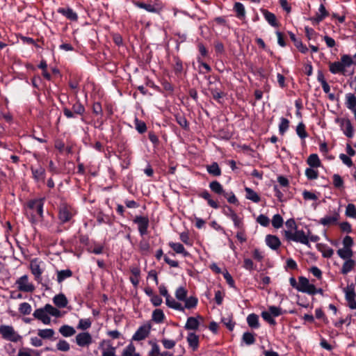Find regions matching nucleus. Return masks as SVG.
Wrapping results in <instances>:
<instances>
[{
	"instance_id": "nucleus-19",
	"label": "nucleus",
	"mask_w": 356,
	"mask_h": 356,
	"mask_svg": "<svg viewBox=\"0 0 356 356\" xmlns=\"http://www.w3.org/2000/svg\"><path fill=\"white\" fill-rule=\"evenodd\" d=\"M197 196L199 197H201V198L207 200V204L211 207H212V208H213L215 209H218L220 207L219 204L217 202H216V201H214L213 200L211 199V194L206 189H203L202 191L199 192L197 193Z\"/></svg>"
},
{
	"instance_id": "nucleus-53",
	"label": "nucleus",
	"mask_w": 356,
	"mask_h": 356,
	"mask_svg": "<svg viewBox=\"0 0 356 356\" xmlns=\"http://www.w3.org/2000/svg\"><path fill=\"white\" fill-rule=\"evenodd\" d=\"M269 313L274 317H278L285 313V311H283L282 309L280 307H276L274 305L269 306L268 309Z\"/></svg>"
},
{
	"instance_id": "nucleus-43",
	"label": "nucleus",
	"mask_w": 356,
	"mask_h": 356,
	"mask_svg": "<svg viewBox=\"0 0 356 356\" xmlns=\"http://www.w3.org/2000/svg\"><path fill=\"white\" fill-rule=\"evenodd\" d=\"M185 302L184 306H183L185 309H194L197 307L198 303L197 298L195 296H191L189 298H186V300H184Z\"/></svg>"
},
{
	"instance_id": "nucleus-50",
	"label": "nucleus",
	"mask_w": 356,
	"mask_h": 356,
	"mask_svg": "<svg viewBox=\"0 0 356 356\" xmlns=\"http://www.w3.org/2000/svg\"><path fill=\"white\" fill-rule=\"evenodd\" d=\"M305 129V124L302 122H300L296 127V134L301 139H305L308 136Z\"/></svg>"
},
{
	"instance_id": "nucleus-8",
	"label": "nucleus",
	"mask_w": 356,
	"mask_h": 356,
	"mask_svg": "<svg viewBox=\"0 0 356 356\" xmlns=\"http://www.w3.org/2000/svg\"><path fill=\"white\" fill-rule=\"evenodd\" d=\"M31 171L32 174L31 177L33 179L35 183L44 184L46 177V171L44 168L41 165H38L37 167L31 165Z\"/></svg>"
},
{
	"instance_id": "nucleus-4",
	"label": "nucleus",
	"mask_w": 356,
	"mask_h": 356,
	"mask_svg": "<svg viewBox=\"0 0 356 356\" xmlns=\"http://www.w3.org/2000/svg\"><path fill=\"white\" fill-rule=\"evenodd\" d=\"M284 236L288 241H293L294 242H299L307 246H310L308 236L305 234L303 230L296 229V232L293 233L290 230L284 231Z\"/></svg>"
},
{
	"instance_id": "nucleus-15",
	"label": "nucleus",
	"mask_w": 356,
	"mask_h": 356,
	"mask_svg": "<svg viewBox=\"0 0 356 356\" xmlns=\"http://www.w3.org/2000/svg\"><path fill=\"white\" fill-rule=\"evenodd\" d=\"M318 12L316 14L315 17H311L309 19L314 25L319 24L325 17L329 15L328 11L326 10L323 4H321L318 8Z\"/></svg>"
},
{
	"instance_id": "nucleus-37",
	"label": "nucleus",
	"mask_w": 356,
	"mask_h": 356,
	"mask_svg": "<svg viewBox=\"0 0 356 356\" xmlns=\"http://www.w3.org/2000/svg\"><path fill=\"white\" fill-rule=\"evenodd\" d=\"M31 270L32 274L35 276V280L36 281H39V280H42L41 275L42 273V270H41L38 264L32 261L31 263Z\"/></svg>"
},
{
	"instance_id": "nucleus-47",
	"label": "nucleus",
	"mask_w": 356,
	"mask_h": 356,
	"mask_svg": "<svg viewBox=\"0 0 356 356\" xmlns=\"http://www.w3.org/2000/svg\"><path fill=\"white\" fill-rule=\"evenodd\" d=\"M55 332L53 329L38 330V335L44 339H49L54 337Z\"/></svg>"
},
{
	"instance_id": "nucleus-29",
	"label": "nucleus",
	"mask_w": 356,
	"mask_h": 356,
	"mask_svg": "<svg viewBox=\"0 0 356 356\" xmlns=\"http://www.w3.org/2000/svg\"><path fill=\"white\" fill-rule=\"evenodd\" d=\"M165 304L170 308L174 309L175 310H177V311L181 312H184V307L182 306V305L178 302H177L170 296V298H168L167 299H165Z\"/></svg>"
},
{
	"instance_id": "nucleus-59",
	"label": "nucleus",
	"mask_w": 356,
	"mask_h": 356,
	"mask_svg": "<svg viewBox=\"0 0 356 356\" xmlns=\"http://www.w3.org/2000/svg\"><path fill=\"white\" fill-rule=\"evenodd\" d=\"M283 218L280 214H275L273 216L272 219V225L276 228H280L283 225Z\"/></svg>"
},
{
	"instance_id": "nucleus-1",
	"label": "nucleus",
	"mask_w": 356,
	"mask_h": 356,
	"mask_svg": "<svg viewBox=\"0 0 356 356\" xmlns=\"http://www.w3.org/2000/svg\"><path fill=\"white\" fill-rule=\"evenodd\" d=\"M45 198L29 200L26 204V216L32 225H35L44 220V204Z\"/></svg>"
},
{
	"instance_id": "nucleus-34",
	"label": "nucleus",
	"mask_w": 356,
	"mask_h": 356,
	"mask_svg": "<svg viewBox=\"0 0 356 356\" xmlns=\"http://www.w3.org/2000/svg\"><path fill=\"white\" fill-rule=\"evenodd\" d=\"M245 191L246 193L245 197L247 199L252 200L254 203H258L260 202V196L253 189L249 187H245Z\"/></svg>"
},
{
	"instance_id": "nucleus-7",
	"label": "nucleus",
	"mask_w": 356,
	"mask_h": 356,
	"mask_svg": "<svg viewBox=\"0 0 356 356\" xmlns=\"http://www.w3.org/2000/svg\"><path fill=\"white\" fill-rule=\"evenodd\" d=\"M133 222L138 225V232L142 237L148 234L149 220L147 216H136Z\"/></svg>"
},
{
	"instance_id": "nucleus-38",
	"label": "nucleus",
	"mask_w": 356,
	"mask_h": 356,
	"mask_svg": "<svg viewBox=\"0 0 356 356\" xmlns=\"http://www.w3.org/2000/svg\"><path fill=\"white\" fill-rule=\"evenodd\" d=\"M73 275L70 269L57 270V281L58 283L63 282L65 279L71 277Z\"/></svg>"
},
{
	"instance_id": "nucleus-17",
	"label": "nucleus",
	"mask_w": 356,
	"mask_h": 356,
	"mask_svg": "<svg viewBox=\"0 0 356 356\" xmlns=\"http://www.w3.org/2000/svg\"><path fill=\"white\" fill-rule=\"evenodd\" d=\"M76 342L78 346L84 347L92 343V337L88 332H81L76 336Z\"/></svg>"
},
{
	"instance_id": "nucleus-20",
	"label": "nucleus",
	"mask_w": 356,
	"mask_h": 356,
	"mask_svg": "<svg viewBox=\"0 0 356 356\" xmlns=\"http://www.w3.org/2000/svg\"><path fill=\"white\" fill-rule=\"evenodd\" d=\"M261 13L270 26L273 27H277L279 26V22H277L276 16L274 13L264 8L261 9Z\"/></svg>"
},
{
	"instance_id": "nucleus-27",
	"label": "nucleus",
	"mask_w": 356,
	"mask_h": 356,
	"mask_svg": "<svg viewBox=\"0 0 356 356\" xmlns=\"http://www.w3.org/2000/svg\"><path fill=\"white\" fill-rule=\"evenodd\" d=\"M345 105L349 110L356 108V96L355 94L348 92L345 95Z\"/></svg>"
},
{
	"instance_id": "nucleus-44",
	"label": "nucleus",
	"mask_w": 356,
	"mask_h": 356,
	"mask_svg": "<svg viewBox=\"0 0 356 356\" xmlns=\"http://www.w3.org/2000/svg\"><path fill=\"white\" fill-rule=\"evenodd\" d=\"M221 195L226 198L229 204H232L234 205H238L239 204L237 197L232 191H225L224 190V193H222Z\"/></svg>"
},
{
	"instance_id": "nucleus-31",
	"label": "nucleus",
	"mask_w": 356,
	"mask_h": 356,
	"mask_svg": "<svg viewBox=\"0 0 356 356\" xmlns=\"http://www.w3.org/2000/svg\"><path fill=\"white\" fill-rule=\"evenodd\" d=\"M329 70L332 74H344V69L343 68V65L341 63V62L336 61L329 63Z\"/></svg>"
},
{
	"instance_id": "nucleus-49",
	"label": "nucleus",
	"mask_w": 356,
	"mask_h": 356,
	"mask_svg": "<svg viewBox=\"0 0 356 356\" xmlns=\"http://www.w3.org/2000/svg\"><path fill=\"white\" fill-rule=\"evenodd\" d=\"M135 128L139 134H144L147 131V125L145 122L136 118L134 120Z\"/></svg>"
},
{
	"instance_id": "nucleus-58",
	"label": "nucleus",
	"mask_w": 356,
	"mask_h": 356,
	"mask_svg": "<svg viewBox=\"0 0 356 356\" xmlns=\"http://www.w3.org/2000/svg\"><path fill=\"white\" fill-rule=\"evenodd\" d=\"M263 319L269 323L270 325H275L277 324L275 320L272 316V315L269 313L268 311H263L261 314Z\"/></svg>"
},
{
	"instance_id": "nucleus-26",
	"label": "nucleus",
	"mask_w": 356,
	"mask_h": 356,
	"mask_svg": "<svg viewBox=\"0 0 356 356\" xmlns=\"http://www.w3.org/2000/svg\"><path fill=\"white\" fill-rule=\"evenodd\" d=\"M247 323L252 329H258L260 327L259 316L252 313L247 316Z\"/></svg>"
},
{
	"instance_id": "nucleus-40",
	"label": "nucleus",
	"mask_w": 356,
	"mask_h": 356,
	"mask_svg": "<svg viewBox=\"0 0 356 356\" xmlns=\"http://www.w3.org/2000/svg\"><path fill=\"white\" fill-rule=\"evenodd\" d=\"M307 163L311 168H318L321 164L319 157L316 154H310L307 158Z\"/></svg>"
},
{
	"instance_id": "nucleus-48",
	"label": "nucleus",
	"mask_w": 356,
	"mask_h": 356,
	"mask_svg": "<svg viewBox=\"0 0 356 356\" xmlns=\"http://www.w3.org/2000/svg\"><path fill=\"white\" fill-rule=\"evenodd\" d=\"M231 219L234 222V227L238 229L245 228L242 218H239L236 213L232 212Z\"/></svg>"
},
{
	"instance_id": "nucleus-9",
	"label": "nucleus",
	"mask_w": 356,
	"mask_h": 356,
	"mask_svg": "<svg viewBox=\"0 0 356 356\" xmlns=\"http://www.w3.org/2000/svg\"><path fill=\"white\" fill-rule=\"evenodd\" d=\"M28 276L24 275L17 280L15 284L17 285L18 290L24 292H32L34 290V286L28 283Z\"/></svg>"
},
{
	"instance_id": "nucleus-11",
	"label": "nucleus",
	"mask_w": 356,
	"mask_h": 356,
	"mask_svg": "<svg viewBox=\"0 0 356 356\" xmlns=\"http://www.w3.org/2000/svg\"><path fill=\"white\" fill-rule=\"evenodd\" d=\"M313 284H310L309 280L303 276H300L298 277V286H297V290L302 293H306L309 295L310 293H312L313 291Z\"/></svg>"
},
{
	"instance_id": "nucleus-22",
	"label": "nucleus",
	"mask_w": 356,
	"mask_h": 356,
	"mask_svg": "<svg viewBox=\"0 0 356 356\" xmlns=\"http://www.w3.org/2000/svg\"><path fill=\"white\" fill-rule=\"evenodd\" d=\"M289 35L290 37V39L294 43V45L296 46V47L302 54H306L308 51V49L307 47H306L305 44H304L301 40H299L296 38V35L289 31Z\"/></svg>"
},
{
	"instance_id": "nucleus-5",
	"label": "nucleus",
	"mask_w": 356,
	"mask_h": 356,
	"mask_svg": "<svg viewBox=\"0 0 356 356\" xmlns=\"http://www.w3.org/2000/svg\"><path fill=\"white\" fill-rule=\"evenodd\" d=\"M0 334L3 339L12 342H17L22 338L21 336L15 331L13 326L10 325H1Z\"/></svg>"
},
{
	"instance_id": "nucleus-52",
	"label": "nucleus",
	"mask_w": 356,
	"mask_h": 356,
	"mask_svg": "<svg viewBox=\"0 0 356 356\" xmlns=\"http://www.w3.org/2000/svg\"><path fill=\"white\" fill-rule=\"evenodd\" d=\"M188 291L187 290L184 288L183 286H179L177 289L175 291V297L177 300L180 301H184L186 300V298L187 297Z\"/></svg>"
},
{
	"instance_id": "nucleus-45",
	"label": "nucleus",
	"mask_w": 356,
	"mask_h": 356,
	"mask_svg": "<svg viewBox=\"0 0 356 356\" xmlns=\"http://www.w3.org/2000/svg\"><path fill=\"white\" fill-rule=\"evenodd\" d=\"M255 334L250 332H245L242 336V342L248 346H250L255 343Z\"/></svg>"
},
{
	"instance_id": "nucleus-18",
	"label": "nucleus",
	"mask_w": 356,
	"mask_h": 356,
	"mask_svg": "<svg viewBox=\"0 0 356 356\" xmlns=\"http://www.w3.org/2000/svg\"><path fill=\"white\" fill-rule=\"evenodd\" d=\"M57 12L65 16L67 19L70 21L76 22L78 19V15L76 13H75L73 9L70 7L58 8Z\"/></svg>"
},
{
	"instance_id": "nucleus-61",
	"label": "nucleus",
	"mask_w": 356,
	"mask_h": 356,
	"mask_svg": "<svg viewBox=\"0 0 356 356\" xmlns=\"http://www.w3.org/2000/svg\"><path fill=\"white\" fill-rule=\"evenodd\" d=\"M332 180H333V185L335 188H341L343 187L344 182H343L342 177L339 175H338V174L333 175Z\"/></svg>"
},
{
	"instance_id": "nucleus-60",
	"label": "nucleus",
	"mask_w": 356,
	"mask_h": 356,
	"mask_svg": "<svg viewBox=\"0 0 356 356\" xmlns=\"http://www.w3.org/2000/svg\"><path fill=\"white\" fill-rule=\"evenodd\" d=\"M313 168H307L305 170V175L309 180H314L318 177V172Z\"/></svg>"
},
{
	"instance_id": "nucleus-25",
	"label": "nucleus",
	"mask_w": 356,
	"mask_h": 356,
	"mask_svg": "<svg viewBox=\"0 0 356 356\" xmlns=\"http://www.w3.org/2000/svg\"><path fill=\"white\" fill-rule=\"evenodd\" d=\"M54 305L58 308H64L67 307L68 300L63 293L56 295L53 298Z\"/></svg>"
},
{
	"instance_id": "nucleus-24",
	"label": "nucleus",
	"mask_w": 356,
	"mask_h": 356,
	"mask_svg": "<svg viewBox=\"0 0 356 356\" xmlns=\"http://www.w3.org/2000/svg\"><path fill=\"white\" fill-rule=\"evenodd\" d=\"M209 90L211 92L213 98L218 103L221 102V99L225 97V94L221 89V88L217 86L209 88Z\"/></svg>"
},
{
	"instance_id": "nucleus-30",
	"label": "nucleus",
	"mask_w": 356,
	"mask_h": 356,
	"mask_svg": "<svg viewBox=\"0 0 356 356\" xmlns=\"http://www.w3.org/2000/svg\"><path fill=\"white\" fill-rule=\"evenodd\" d=\"M208 173L213 177H219L221 175V169L217 162H213L211 165H207Z\"/></svg>"
},
{
	"instance_id": "nucleus-23",
	"label": "nucleus",
	"mask_w": 356,
	"mask_h": 356,
	"mask_svg": "<svg viewBox=\"0 0 356 356\" xmlns=\"http://www.w3.org/2000/svg\"><path fill=\"white\" fill-rule=\"evenodd\" d=\"M187 341L188 346L193 349V351L197 350L199 347V336L194 332H189L187 337Z\"/></svg>"
},
{
	"instance_id": "nucleus-13",
	"label": "nucleus",
	"mask_w": 356,
	"mask_h": 356,
	"mask_svg": "<svg viewBox=\"0 0 356 356\" xmlns=\"http://www.w3.org/2000/svg\"><path fill=\"white\" fill-rule=\"evenodd\" d=\"M340 127L345 134L349 138H351L354 136L353 127L350 120L348 118H343L341 120Z\"/></svg>"
},
{
	"instance_id": "nucleus-62",
	"label": "nucleus",
	"mask_w": 356,
	"mask_h": 356,
	"mask_svg": "<svg viewBox=\"0 0 356 356\" xmlns=\"http://www.w3.org/2000/svg\"><path fill=\"white\" fill-rule=\"evenodd\" d=\"M175 63L173 66V70L176 75H179L183 71L182 61L178 58H175Z\"/></svg>"
},
{
	"instance_id": "nucleus-39",
	"label": "nucleus",
	"mask_w": 356,
	"mask_h": 356,
	"mask_svg": "<svg viewBox=\"0 0 356 356\" xmlns=\"http://www.w3.org/2000/svg\"><path fill=\"white\" fill-rule=\"evenodd\" d=\"M337 252L339 257L344 260L351 259L350 258L353 255L352 249L346 248L339 249Z\"/></svg>"
},
{
	"instance_id": "nucleus-33",
	"label": "nucleus",
	"mask_w": 356,
	"mask_h": 356,
	"mask_svg": "<svg viewBox=\"0 0 356 356\" xmlns=\"http://www.w3.org/2000/svg\"><path fill=\"white\" fill-rule=\"evenodd\" d=\"M209 188L210 190L215 194L218 195H221L222 193H224V188H223V186L221 185V184L216 181V180H214V181H212L211 182L209 183Z\"/></svg>"
},
{
	"instance_id": "nucleus-57",
	"label": "nucleus",
	"mask_w": 356,
	"mask_h": 356,
	"mask_svg": "<svg viewBox=\"0 0 356 356\" xmlns=\"http://www.w3.org/2000/svg\"><path fill=\"white\" fill-rule=\"evenodd\" d=\"M32 311L31 305L28 302H22L19 305V312L23 315H29Z\"/></svg>"
},
{
	"instance_id": "nucleus-2",
	"label": "nucleus",
	"mask_w": 356,
	"mask_h": 356,
	"mask_svg": "<svg viewBox=\"0 0 356 356\" xmlns=\"http://www.w3.org/2000/svg\"><path fill=\"white\" fill-rule=\"evenodd\" d=\"M132 3L137 8L144 9L148 13L154 14H159L163 8V5L160 0H147L146 1L132 0Z\"/></svg>"
},
{
	"instance_id": "nucleus-36",
	"label": "nucleus",
	"mask_w": 356,
	"mask_h": 356,
	"mask_svg": "<svg viewBox=\"0 0 356 356\" xmlns=\"http://www.w3.org/2000/svg\"><path fill=\"white\" fill-rule=\"evenodd\" d=\"M177 123L184 130L189 129V122L184 115L177 113L175 115Z\"/></svg>"
},
{
	"instance_id": "nucleus-12",
	"label": "nucleus",
	"mask_w": 356,
	"mask_h": 356,
	"mask_svg": "<svg viewBox=\"0 0 356 356\" xmlns=\"http://www.w3.org/2000/svg\"><path fill=\"white\" fill-rule=\"evenodd\" d=\"M151 325L149 324L140 326L132 337L134 341H142L145 339L149 334Z\"/></svg>"
},
{
	"instance_id": "nucleus-3",
	"label": "nucleus",
	"mask_w": 356,
	"mask_h": 356,
	"mask_svg": "<svg viewBox=\"0 0 356 356\" xmlns=\"http://www.w3.org/2000/svg\"><path fill=\"white\" fill-rule=\"evenodd\" d=\"M76 211L71 205L63 203L58 208V219L62 224L71 222Z\"/></svg>"
},
{
	"instance_id": "nucleus-63",
	"label": "nucleus",
	"mask_w": 356,
	"mask_h": 356,
	"mask_svg": "<svg viewBox=\"0 0 356 356\" xmlns=\"http://www.w3.org/2000/svg\"><path fill=\"white\" fill-rule=\"evenodd\" d=\"M346 215L350 218H356V207L353 204H348L347 205Z\"/></svg>"
},
{
	"instance_id": "nucleus-16",
	"label": "nucleus",
	"mask_w": 356,
	"mask_h": 356,
	"mask_svg": "<svg viewBox=\"0 0 356 356\" xmlns=\"http://www.w3.org/2000/svg\"><path fill=\"white\" fill-rule=\"evenodd\" d=\"M198 319L203 320V317L200 315H197V317H188L184 325V328L186 330H197L200 326Z\"/></svg>"
},
{
	"instance_id": "nucleus-51",
	"label": "nucleus",
	"mask_w": 356,
	"mask_h": 356,
	"mask_svg": "<svg viewBox=\"0 0 356 356\" xmlns=\"http://www.w3.org/2000/svg\"><path fill=\"white\" fill-rule=\"evenodd\" d=\"M44 310L47 312V315L49 314L55 317L60 316V312L50 304L44 305Z\"/></svg>"
},
{
	"instance_id": "nucleus-54",
	"label": "nucleus",
	"mask_w": 356,
	"mask_h": 356,
	"mask_svg": "<svg viewBox=\"0 0 356 356\" xmlns=\"http://www.w3.org/2000/svg\"><path fill=\"white\" fill-rule=\"evenodd\" d=\"M289 127V120L284 118H281L279 124V132L281 135H284L288 130Z\"/></svg>"
},
{
	"instance_id": "nucleus-56",
	"label": "nucleus",
	"mask_w": 356,
	"mask_h": 356,
	"mask_svg": "<svg viewBox=\"0 0 356 356\" xmlns=\"http://www.w3.org/2000/svg\"><path fill=\"white\" fill-rule=\"evenodd\" d=\"M104 250V245L99 243H94V245H91L88 248V251L89 252L95 254H100L103 252Z\"/></svg>"
},
{
	"instance_id": "nucleus-55",
	"label": "nucleus",
	"mask_w": 356,
	"mask_h": 356,
	"mask_svg": "<svg viewBox=\"0 0 356 356\" xmlns=\"http://www.w3.org/2000/svg\"><path fill=\"white\" fill-rule=\"evenodd\" d=\"M139 250L143 254H147L150 250V245L145 239H142L139 243Z\"/></svg>"
},
{
	"instance_id": "nucleus-41",
	"label": "nucleus",
	"mask_w": 356,
	"mask_h": 356,
	"mask_svg": "<svg viewBox=\"0 0 356 356\" xmlns=\"http://www.w3.org/2000/svg\"><path fill=\"white\" fill-rule=\"evenodd\" d=\"M59 332L65 337H71L76 332L73 327L67 325H62L59 329Z\"/></svg>"
},
{
	"instance_id": "nucleus-28",
	"label": "nucleus",
	"mask_w": 356,
	"mask_h": 356,
	"mask_svg": "<svg viewBox=\"0 0 356 356\" xmlns=\"http://www.w3.org/2000/svg\"><path fill=\"white\" fill-rule=\"evenodd\" d=\"M169 246L177 254H182L184 257L190 256L188 252H187L184 245L179 243L170 242Z\"/></svg>"
},
{
	"instance_id": "nucleus-64",
	"label": "nucleus",
	"mask_w": 356,
	"mask_h": 356,
	"mask_svg": "<svg viewBox=\"0 0 356 356\" xmlns=\"http://www.w3.org/2000/svg\"><path fill=\"white\" fill-rule=\"evenodd\" d=\"M353 61L350 56L343 55L341 58V63L343 65V68L345 70L346 67H349L353 64Z\"/></svg>"
},
{
	"instance_id": "nucleus-14",
	"label": "nucleus",
	"mask_w": 356,
	"mask_h": 356,
	"mask_svg": "<svg viewBox=\"0 0 356 356\" xmlns=\"http://www.w3.org/2000/svg\"><path fill=\"white\" fill-rule=\"evenodd\" d=\"M33 316L35 318L41 321L44 325H49L51 323V318L44 310V307L35 309Z\"/></svg>"
},
{
	"instance_id": "nucleus-42",
	"label": "nucleus",
	"mask_w": 356,
	"mask_h": 356,
	"mask_svg": "<svg viewBox=\"0 0 356 356\" xmlns=\"http://www.w3.org/2000/svg\"><path fill=\"white\" fill-rule=\"evenodd\" d=\"M234 10L236 12V17L238 19H243L245 16V10L243 3L236 2L234 5Z\"/></svg>"
},
{
	"instance_id": "nucleus-35",
	"label": "nucleus",
	"mask_w": 356,
	"mask_h": 356,
	"mask_svg": "<svg viewBox=\"0 0 356 356\" xmlns=\"http://www.w3.org/2000/svg\"><path fill=\"white\" fill-rule=\"evenodd\" d=\"M356 266V262L353 259H348L343 263L342 268L341 269V273L343 275H346L349 272H350L354 267Z\"/></svg>"
},
{
	"instance_id": "nucleus-46",
	"label": "nucleus",
	"mask_w": 356,
	"mask_h": 356,
	"mask_svg": "<svg viewBox=\"0 0 356 356\" xmlns=\"http://www.w3.org/2000/svg\"><path fill=\"white\" fill-rule=\"evenodd\" d=\"M152 320L157 323H162L165 319V314L160 309H156L152 312Z\"/></svg>"
},
{
	"instance_id": "nucleus-10",
	"label": "nucleus",
	"mask_w": 356,
	"mask_h": 356,
	"mask_svg": "<svg viewBox=\"0 0 356 356\" xmlns=\"http://www.w3.org/2000/svg\"><path fill=\"white\" fill-rule=\"evenodd\" d=\"M344 291L346 293V300L348 302V306L351 309H356V293L353 284L348 286Z\"/></svg>"
},
{
	"instance_id": "nucleus-21",
	"label": "nucleus",
	"mask_w": 356,
	"mask_h": 356,
	"mask_svg": "<svg viewBox=\"0 0 356 356\" xmlns=\"http://www.w3.org/2000/svg\"><path fill=\"white\" fill-rule=\"evenodd\" d=\"M266 243L273 250H277L281 245L280 238L277 236L271 234H268L266 236Z\"/></svg>"
},
{
	"instance_id": "nucleus-32",
	"label": "nucleus",
	"mask_w": 356,
	"mask_h": 356,
	"mask_svg": "<svg viewBox=\"0 0 356 356\" xmlns=\"http://www.w3.org/2000/svg\"><path fill=\"white\" fill-rule=\"evenodd\" d=\"M339 217L338 213H335L332 216H326L320 220V223L323 226H330V225L337 223Z\"/></svg>"
},
{
	"instance_id": "nucleus-6",
	"label": "nucleus",
	"mask_w": 356,
	"mask_h": 356,
	"mask_svg": "<svg viewBox=\"0 0 356 356\" xmlns=\"http://www.w3.org/2000/svg\"><path fill=\"white\" fill-rule=\"evenodd\" d=\"M63 111L64 115L67 118H75V115H83L86 109L80 101L77 100L74 104H73L72 111L67 107H64Z\"/></svg>"
}]
</instances>
